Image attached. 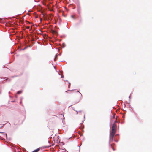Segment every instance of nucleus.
Listing matches in <instances>:
<instances>
[{
	"mask_svg": "<svg viewBox=\"0 0 152 152\" xmlns=\"http://www.w3.org/2000/svg\"><path fill=\"white\" fill-rule=\"evenodd\" d=\"M117 122L116 120L114 121L112 125V131H110V141H112L113 140V137L116 132V124L115 123Z\"/></svg>",
	"mask_w": 152,
	"mask_h": 152,
	"instance_id": "obj_1",
	"label": "nucleus"
},
{
	"mask_svg": "<svg viewBox=\"0 0 152 152\" xmlns=\"http://www.w3.org/2000/svg\"><path fill=\"white\" fill-rule=\"evenodd\" d=\"M23 16L21 14L15 16H12V17H10L9 19H12V18H15V19H21V18L23 17Z\"/></svg>",
	"mask_w": 152,
	"mask_h": 152,
	"instance_id": "obj_2",
	"label": "nucleus"
},
{
	"mask_svg": "<svg viewBox=\"0 0 152 152\" xmlns=\"http://www.w3.org/2000/svg\"><path fill=\"white\" fill-rule=\"evenodd\" d=\"M81 10V7L79 4L77 5V10L78 12H79Z\"/></svg>",
	"mask_w": 152,
	"mask_h": 152,
	"instance_id": "obj_3",
	"label": "nucleus"
},
{
	"mask_svg": "<svg viewBox=\"0 0 152 152\" xmlns=\"http://www.w3.org/2000/svg\"><path fill=\"white\" fill-rule=\"evenodd\" d=\"M0 133H2V134H3V137H5L6 138H7V134H5V133H4L3 132H0Z\"/></svg>",
	"mask_w": 152,
	"mask_h": 152,
	"instance_id": "obj_4",
	"label": "nucleus"
},
{
	"mask_svg": "<svg viewBox=\"0 0 152 152\" xmlns=\"http://www.w3.org/2000/svg\"><path fill=\"white\" fill-rule=\"evenodd\" d=\"M39 148H37L34 151V152H38L39 150Z\"/></svg>",
	"mask_w": 152,
	"mask_h": 152,
	"instance_id": "obj_5",
	"label": "nucleus"
},
{
	"mask_svg": "<svg viewBox=\"0 0 152 152\" xmlns=\"http://www.w3.org/2000/svg\"><path fill=\"white\" fill-rule=\"evenodd\" d=\"M22 92V91H18L17 92V94H21Z\"/></svg>",
	"mask_w": 152,
	"mask_h": 152,
	"instance_id": "obj_6",
	"label": "nucleus"
},
{
	"mask_svg": "<svg viewBox=\"0 0 152 152\" xmlns=\"http://www.w3.org/2000/svg\"><path fill=\"white\" fill-rule=\"evenodd\" d=\"M56 56V57H55V58H54V61H56L57 59V55H56L55 56Z\"/></svg>",
	"mask_w": 152,
	"mask_h": 152,
	"instance_id": "obj_7",
	"label": "nucleus"
},
{
	"mask_svg": "<svg viewBox=\"0 0 152 152\" xmlns=\"http://www.w3.org/2000/svg\"><path fill=\"white\" fill-rule=\"evenodd\" d=\"M115 114H114L113 115V118H115Z\"/></svg>",
	"mask_w": 152,
	"mask_h": 152,
	"instance_id": "obj_8",
	"label": "nucleus"
},
{
	"mask_svg": "<svg viewBox=\"0 0 152 152\" xmlns=\"http://www.w3.org/2000/svg\"><path fill=\"white\" fill-rule=\"evenodd\" d=\"M25 21H26V22H27L29 24H30L31 23V22H28V21H27V20H25Z\"/></svg>",
	"mask_w": 152,
	"mask_h": 152,
	"instance_id": "obj_9",
	"label": "nucleus"
},
{
	"mask_svg": "<svg viewBox=\"0 0 152 152\" xmlns=\"http://www.w3.org/2000/svg\"><path fill=\"white\" fill-rule=\"evenodd\" d=\"M27 28L28 29H29L30 28V26H27Z\"/></svg>",
	"mask_w": 152,
	"mask_h": 152,
	"instance_id": "obj_10",
	"label": "nucleus"
},
{
	"mask_svg": "<svg viewBox=\"0 0 152 152\" xmlns=\"http://www.w3.org/2000/svg\"><path fill=\"white\" fill-rule=\"evenodd\" d=\"M111 147H112V148L113 149V151H114L115 150V149H114L113 148V147L112 145H111Z\"/></svg>",
	"mask_w": 152,
	"mask_h": 152,
	"instance_id": "obj_11",
	"label": "nucleus"
},
{
	"mask_svg": "<svg viewBox=\"0 0 152 152\" xmlns=\"http://www.w3.org/2000/svg\"><path fill=\"white\" fill-rule=\"evenodd\" d=\"M77 92H79V93H80V94L81 95V96H82V95L81 94V93L80 92H79V91H77Z\"/></svg>",
	"mask_w": 152,
	"mask_h": 152,
	"instance_id": "obj_12",
	"label": "nucleus"
},
{
	"mask_svg": "<svg viewBox=\"0 0 152 152\" xmlns=\"http://www.w3.org/2000/svg\"><path fill=\"white\" fill-rule=\"evenodd\" d=\"M70 86V83H69V85H68L69 87Z\"/></svg>",
	"mask_w": 152,
	"mask_h": 152,
	"instance_id": "obj_13",
	"label": "nucleus"
},
{
	"mask_svg": "<svg viewBox=\"0 0 152 152\" xmlns=\"http://www.w3.org/2000/svg\"><path fill=\"white\" fill-rule=\"evenodd\" d=\"M54 33H55L56 34H57V33L56 31H54Z\"/></svg>",
	"mask_w": 152,
	"mask_h": 152,
	"instance_id": "obj_14",
	"label": "nucleus"
},
{
	"mask_svg": "<svg viewBox=\"0 0 152 152\" xmlns=\"http://www.w3.org/2000/svg\"><path fill=\"white\" fill-rule=\"evenodd\" d=\"M76 114H78V112L77 111H76Z\"/></svg>",
	"mask_w": 152,
	"mask_h": 152,
	"instance_id": "obj_15",
	"label": "nucleus"
},
{
	"mask_svg": "<svg viewBox=\"0 0 152 152\" xmlns=\"http://www.w3.org/2000/svg\"><path fill=\"white\" fill-rule=\"evenodd\" d=\"M85 120V115H84V121Z\"/></svg>",
	"mask_w": 152,
	"mask_h": 152,
	"instance_id": "obj_16",
	"label": "nucleus"
},
{
	"mask_svg": "<svg viewBox=\"0 0 152 152\" xmlns=\"http://www.w3.org/2000/svg\"><path fill=\"white\" fill-rule=\"evenodd\" d=\"M0 19H5V18H0ZM6 19H7V18H6Z\"/></svg>",
	"mask_w": 152,
	"mask_h": 152,
	"instance_id": "obj_17",
	"label": "nucleus"
},
{
	"mask_svg": "<svg viewBox=\"0 0 152 152\" xmlns=\"http://www.w3.org/2000/svg\"><path fill=\"white\" fill-rule=\"evenodd\" d=\"M61 77H62V78H63L64 77V76H63V75H61Z\"/></svg>",
	"mask_w": 152,
	"mask_h": 152,
	"instance_id": "obj_18",
	"label": "nucleus"
},
{
	"mask_svg": "<svg viewBox=\"0 0 152 152\" xmlns=\"http://www.w3.org/2000/svg\"><path fill=\"white\" fill-rule=\"evenodd\" d=\"M129 99H130V98H131V96H130V95L129 96Z\"/></svg>",
	"mask_w": 152,
	"mask_h": 152,
	"instance_id": "obj_19",
	"label": "nucleus"
},
{
	"mask_svg": "<svg viewBox=\"0 0 152 152\" xmlns=\"http://www.w3.org/2000/svg\"><path fill=\"white\" fill-rule=\"evenodd\" d=\"M0 20V23H1V22L2 20Z\"/></svg>",
	"mask_w": 152,
	"mask_h": 152,
	"instance_id": "obj_20",
	"label": "nucleus"
},
{
	"mask_svg": "<svg viewBox=\"0 0 152 152\" xmlns=\"http://www.w3.org/2000/svg\"><path fill=\"white\" fill-rule=\"evenodd\" d=\"M41 20V19H40V21L41 22V21H42V20Z\"/></svg>",
	"mask_w": 152,
	"mask_h": 152,
	"instance_id": "obj_21",
	"label": "nucleus"
},
{
	"mask_svg": "<svg viewBox=\"0 0 152 152\" xmlns=\"http://www.w3.org/2000/svg\"><path fill=\"white\" fill-rule=\"evenodd\" d=\"M4 125H4H3V126H2L1 127H0V128H2V127Z\"/></svg>",
	"mask_w": 152,
	"mask_h": 152,
	"instance_id": "obj_22",
	"label": "nucleus"
},
{
	"mask_svg": "<svg viewBox=\"0 0 152 152\" xmlns=\"http://www.w3.org/2000/svg\"><path fill=\"white\" fill-rule=\"evenodd\" d=\"M79 112H81V111H79Z\"/></svg>",
	"mask_w": 152,
	"mask_h": 152,
	"instance_id": "obj_23",
	"label": "nucleus"
},
{
	"mask_svg": "<svg viewBox=\"0 0 152 152\" xmlns=\"http://www.w3.org/2000/svg\"><path fill=\"white\" fill-rule=\"evenodd\" d=\"M3 78V79H5V77H4Z\"/></svg>",
	"mask_w": 152,
	"mask_h": 152,
	"instance_id": "obj_24",
	"label": "nucleus"
},
{
	"mask_svg": "<svg viewBox=\"0 0 152 152\" xmlns=\"http://www.w3.org/2000/svg\"><path fill=\"white\" fill-rule=\"evenodd\" d=\"M3 137H1V139H3Z\"/></svg>",
	"mask_w": 152,
	"mask_h": 152,
	"instance_id": "obj_25",
	"label": "nucleus"
},
{
	"mask_svg": "<svg viewBox=\"0 0 152 152\" xmlns=\"http://www.w3.org/2000/svg\"><path fill=\"white\" fill-rule=\"evenodd\" d=\"M21 102H20V104H21Z\"/></svg>",
	"mask_w": 152,
	"mask_h": 152,
	"instance_id": "obj_26",
	"label": "nucleus"
},
{
	"mask_svg": "<svg viewBox=\"0 0 152 152\" xmlns=\"http://www.w3.org/2000/svg\"><path fill=\"white\" fill-rule=\"evenodd\" d=\"M56 21H55V24H56Z\"/></svg>",
	"mask_w": 152,
	"mask_h": 152,
	"instance_id": "obj_27",
	"label": "nucleus"
},
{
	"mask_svg": "<svg viewBox=\"0 0 152 152\" xmlns=\"http://www.w3.org/2000/svg\"><path fill=\"white\" fill-rule=\"evenodd\" d=\"M123 118H124V116L123 115Z\"/></svg>",
	"mask_w": 152,
	"mask_h": 152,
	"instance_id": "obj_28",
	"label": "nucleus"
},
{
	"mask_svg": "<svg viewBox=\"0 0 152 152\" xmlns=\"http://www.w3.org/2000/svg\"><path fill=\"white\" fill-rule=\"evenodd\" d=\"M40 19H42V18H40Z\"/></svg>",
	"mask_w": 152,
	"mask_h": 152,
	"instance_id": "obj_29",
	"label": "nucleus"
},
{
	"mask_svg": "<svg viewBox=\"0 0 152 152\" xmlns=\"http://www.w3.org/2000/svg\"><path fill=\"white\" fill-rule=\"evenodd\" d=\"M25 48H24V49H23V50H25Z\"/></svg>",
	"mask_w": 152,
	"mask_h": 152,
	"instance_id": "obj_30",
	"label": "nucleus"
},
{
	"mask_svg": "<svg viewBox=\"0 0 152 152\" xmlns=\"http://www.w3.org/2000/svg\"><path fill=\"white\" fill-rule=\"evenodd\" d=\"M72 18H73V16H72Z\"/></svg>",
	"mask_w": 152,
	"mask_h": 152,
	"instance_id": "obj_31",
	"label": "nucleus"
},
{
	"mask_svg": "<svg viewBox=\"0 0 152 152\" xmlns=\"http://www.w3.org/2000/svg\"><path fill=\"white\" fill-rule=\"evenodd\" d=\"M32 152H34V151H33Z\"/></svg>",
	"mask_w": 152,
	"mask_h": 152,
	"instance_id": "obj_32",
	"label": "nucleus"
},
{
	"mask_svg": "<svg viewBox=\"0 0 152 152\" xmlns=\"http://www.w3.org/2000/svg\"><path fill=\"white\" fill-rule=\"evenodd\" d=\"M23 20H24V19H23Z\"/></svg>",
	"mask_w": 152,
	"mask_h": 152,
	"instance_id": "obj_33",
	"label": "nucleus"
}]
</instances>
